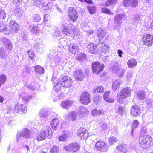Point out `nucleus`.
<instances>
[{"mask_svg": "<svg viewBox=\"0 0 153 153\" xmlns=\"http://www.w3.org/2000/svg\"><path fill=\"white\" fill-rule=\"evenodd\" d=\"M77 135L81 140H87L90 137L88 131L85 128L80 127L77 130Z\"/></svg>", "mask_w": 153, "mask_h": 153, "instance_id": "nucleus-1", "label": "nucleus"}, {"mask_svg": "<svg viewBox=\"0 0 153 153\" xmlns=\"http://www.w3.org/2000/svg\"><path fill=\"white\" fill-rule=\"evenodd\" d=\"M50 130L48 129H43L40 130L36 134V140L41 141L45 140L49 136Z\"/></svg>", "mask_w": 153, "mask_h": 153, "instance_id": "nucleus-2", "label": "nucleus"}, {"mask_svg": "<svg viewBox=\"0 0 153 153\" xmlns=\"http://www.w3.org/2000/svg\"><path fill=\"white\" fill-rule=\"evenodd\" d=\"M8 29L9 31V33H16L19 30V25L15 21L11 20L9 23Z\"/></svg>", "mask_w": 153, "mask_h": 153, "instance_id": "nucleus-3", "label": "nucleus"}, {"mask_svg": "<svg viewBox=\"0 0 153 153\" xmlns=\"http://www.w3.org/2000/svg\"><path fill=\"white\" fill-rule=\"evenodd\" d=\"M62 87L69 88L70 87L73 83L72 79L67 76H64L60 77L59 79Z\"/></svg>", "mask_w": 153, "mask_h": 153, "instance_id": "nucleus-4", "label": "nucleus"}, {"mask_svg": "<svg viewBox=\"0 0 153 153\" xmlns=\"http://www.w3.org/2000/svg\"><path fill=\"white\" fill-rule=\"evenodd\" d=\"M105 143L102 140L97 141L95 143V148L97 151L105 152L107 150L108 147Z\"/></svg>", "mask_w": 153, "mask_h": 153, "instance_id": "nucleus-5", "label": "nucleus"}, {"mask_svg": "<svg viewBox=\"0 0 153 153\" xmlns=\"http://www.w3.org/2000/svg\"><path fill=\"white\" fill-rule=\"evenodd\" d=\"M152 138L148 136H143L140 137L139 143L141 147L146 148L150 145V139Z\"/></svg>", "mask_w": 153, "mask_h": 153, "instance_id": "nucleus-6", "label": "nucleus"}, {"mask_svg": "<svg viewBox=\"0 0 153 153\" xmlns=\"http://www.w3.org/2000/svg\"><path fill=\"white\" fill-rule=\"evenodd\" d=\"M64 149L66 151L74 152L78 151L79 149L80 146L78 143H74L65 146Z\"/></svg>", "mask_w": 153, "mask_h": 153, "instance_id": "nucleus-7", "label": "nucleus"}, {"mask_svg": "<svg viewBox=\"0 0 153 153\" xmlns=\"http://www.w3.org/2000/svg\"><path fill=\"white\" fill-rule=\"evenodd\" d=\"M104 68V65L102 63L99 62H94L92 64L93 71L96 74H99L100 72L103 71Z\"/></svg>", "mask_w": 153, "mask_h": 153, "instance_id": "nucleus-8", "label": "nucleus"}, {"mask_svg": "<svg viewBox=\"0 0 153 153\" xmlns=\"http://www.w3.org/2000/svg\"><path fill=\"white\" fill-rule=\"evenodd\" d=\"M71 27L72 31L73 32L72 33L71 32V31H69L67 27L65 24H61L60 25V28L62 31V34L65 35L69 36L70 35V33H71V34H72L73 35H74L75 33H74L75 30V27L73 25H72Z\"/></svg>", "mask_w": 153, "mask_h": 153, "instance_id": "nucleus-9", "label": "nucleus"}, {"mask_svg": "<svg viewBox=\"0 0 153 153\" xmlns=\"http://www.w3.org/2000/svg\"><path fill=\"white\" fill-rule=\"evenodd\" d=\"M143 41L144 45L151 46L153 44V36L150 34H146L143 37Z\"/></svg>", "mask_w": 153, "mask_h": 153, "instance_id": "nucleus-10", "label": "nucleus"}, {"mask_svg": "<svg viewBox=\"0 0 153 153\" xmlns=\"http://www.w3.org/2000/svg\"><path fill=\"white\" fill-rule=\"evenodd\" d=\"M20 137H24L25 138L28 139L31 137L30 131L28 128H24L19 133L18 136L17 138V140L19 141Z\"/></svg>", "mask_w": 153, "mask_h": 153, "instance_id": "nucleus-11", "label": "nucleus"}, {"mask_svg": "<svg viewBox=\"0 0 153 153\" xmlns=\"http://www.w3.org/2000/svg\"><path fill=\"white\" fill-rule=\"evenodd\" d=\"M78 16L76 10L73 7L70 8L68 14V17L70 20L73 22H75Z\"/></svg>", "mask_w": 153, "mask_h": 153, "instance_id": "nucleus-12", "label": "nucleus"}, {"mask_svg": "<svg viewBox=\"0 0 153 153\" xmlns=\"http://www.w3.org/2000/svg\"><path fill=\"white\" fill-rule=\"evenodd\" d=\"M15 110L18 114H22L26 112L27 108L25 105L17 104L15 106Z\"/></svg>", "mask_w": 153, "mask_h": 153, "instance_id": "nucleus-13", "label": "nucleus"}, {"mask_svg": "<svg viewBox=\"0 0 153 153\" xmlns=\"http://www.w3.org/2000/svg\"><path fill=\"white\" fill-rule=\"evenodd\" d=\"M127 18L126 16L124 14H117L114 16V22L117 24L120 25L123 22L122 19L126 20Z\"/></svg>", "mask_w": 153, "mask_h": 153, "instance_id": "nucleus-14", "label": "nucleus"}, {"mask_svg": "<svg viewBox=\"0 0 153 153\" xmlns=\"http://www.w3.org/2000/svg\"><path fill=\"white\" fill-rule=\"evenodd\" d=\"M140 108L136 104L134 105L131 108V114L134 116H137L140 113Z\"/></svg>", "mask_w": 153, "mask_h": 153, "instance_id": "nucleus-15", "label": "nucleus"}, {"mask_svg": "<svg viewBox=\"0 0 153 153\" xmlns=\"http://www.w3.org/2000/svg\"><path fill=\"white\" fill-rule=\"evenodd\" d=\"M2 41L6 49L9 52L11 51L12 48V45L10 41L5 37L3 38Z\"/></svg>", "mask_w": 153, "mask_h": 153, "instance_id": "nucleus-16", "label": "nucleus"}, {"mask_svg": "<svg viewBox=\"0 0 153 153\" xmlns=\"http://www.w3.org/2000/svg\"><path fill=\"white\" fill-rule=\"evenodd\" d=\"M137 3V0H124L123 5L125 7L130 5L132 7H136Z\"/></svg>", "mask_w": 153, "mask_h": 153, "instance_id": "nucleus-17", "label": "nucleus"}, {"mask_svg": "<svg viewBox=\"0 0 153 153\" xmlns=\"http://www.w3.org/2000/svg\"><path fill=\"white\" fill-rule=\"evenodd\" d=\"M132 91L130 88L126 87L123 88L117 96H130Z\"/></svg>", "mask_w": 153, "mask_h": 153, "instance_id": "nucleus-18", "label": "nucleus"}, {"mask_svg": "<svg viewBox=\"0 0 153 153\" xmlns=\"http://www.w3.org/2000/svg\"><path fill=\"white\" fill-rule=\"evenodd\" d=\"M74 76L76 80L81 81L83 78L84 75L81 70L78 69L75 71Z\"/></svg>", "mask_w": 153, "mask_h": 153, "instance_id": "nucleus-19", "label": "nucleus"}, {"mask_svg": "<svg viewBox=\"0 0 153 153\" xmlns=\"http://www.w3.org/2000/svg\"><path fill=\"white\" fill-rule=\"evenodd\" d=\"M88 51L91 53H95L97 52V48L96 45L90 43L87 46Z\"/></svg>", "mask_w": 153, "mask_h": 153, "instance_id": "nucleus-20", "label": "nucleus"}, {"mask_svg": "<svg viewBox=\"0 0 153 153\" xmlns=\"http://www.w3.org/2000/svg\"><path fill=\"white\" fill-rule=\"evenodd\" d=\"M60 123V122L58 119H54L51 121V126L53 129L56 130L59 126Z\"/></svg>", "mask_w": 153, "mask_h": 153, "instance_id": "nucleus-21", "label": "nucleus"}, {"mask_svg": "<svg viewBox=\"0 0 153 153\" xmlns=\"http://www.w3.org/2000/svg\"><path fill=\"white\" fill-rule=\"evenodd\" d=\"M121 67V64L119 63L118 61H116L114 62L113 66L111 67L110 69L114 73H115Z\"/></svg>", "mask_w": 153, "mask_h": 153, "instance_id": "nucleus-22", "label": "nucleus"}, {"mask_svg": "<svg viewBox=\"0 0 153 153\" xmlns=\"http://www.w3.org/2000/svg\"><path fill=\"white\" fill-rule=\"evenodd\" d=\"M68 119L72 122H74L77 119V113L74 111L70 112L69 113Z\"/></svg>", "mask_w": 153, "mask_h": 153, "instance_id": "nucleus-23", "label": "nucleus"}, {"mask_svg": "<svg viewBox=\"0 0 153 153\" xmlns=\"http://www.w3.org/2000/svg\"><path fill=\"white\" fill-rule=\"evenodd\" d=\"M30 29L32 33L36 34H39L40 32V30L37 25H30Z\"/></svg>", "mask_w": 153, "mask_h": 153, "instance_id": "nucleus-24", "label": "nucleus"}, {"mask_svg": "<svg viewBox=\"0 0 153 153\" xmlns=\"http://www.w3.org/2000/svg\"><path fill=\"white\" fill-rule=\"evenodd\" d=\"M96 33L99 39H102L105 35L106 31L100 28L96 31Z\"/></svg>", "mask_w": 153, "mask_h": 153, "instance_id": "nucleus-25", "label": "nucleus"}, {"mask_svg": "<svg viewBox=\"0 0 153 153\" xmlns=\"http://www.w3.org/2000/svg\"><path fill=\"white\" fill-rule=\"evenodd\" d=\"M7 25L3 23H0V31L6 35L9 33L8 29L7 28Z\"/></svg>", "mask_w": 153, "mask_h": 153, "instance_id": "nucleus-26", "label": "nucleus"}, {"mask_svg": "<svg viewBox=\"0 0 153 153\" xmlns=\"http://www.w3.org/2000/svg\"><path fill=\"white\" fill-rule=\"evenodd\" d=\"M116 149L118 151L124 153L126 152L128 150L127 145L124 144L119 145L117 146Z\"/></svg>", "mask_w": 153, "mask_h": 153, "instance_id": "nucleus-27", "label": "nucleus"}, {"mask_svg": "<svg viewBox=\"0 0 153 153\" xmlns=\"http://www.w3.org/2000/svg\"><path fill=\"white\" fill-rule=\"evenodd\" d=\"M72 103L73 102L71 101L67 100L62 101L61 104V106L62 108H64L68 109V107L70 106Z\"/></svg>", "mask_w": 153, "mask_h": 153, "instance_id": "nucleus-28", "label": "nucleus"}, {"mask_svg": "<svg viewBox=\"0 0 153 153\" xmlns=\"http://www.w3.org/2000/svg\"><path fill=\"white\" fill-rule=\"evenodd\" d=\"M80 101L81 103L87 105L90 102V99L89 96H81Z\"/></svg>", "mask_w": 153, "mask_h": 153, "instance_id": "nucleus-29", "label": "nucleus"}, {"mask_svg": "<svg viewBox=\"0 0 153 153\" xmlns=\"http://www.w3.org/2000/svg\"><path fill=\"white\" fill-rule=\"evenodd\" d=\"M121 83V82L119 79H116L113 81L112 84L113 90L114 91L116 90L120 87Z\"/></svg>", "mask_w": 153, "mask_h": 153, "instance_id": "nucleus-30", "label": "nucleus"}, {"mask_svg": "<svg viewBox=\"0 0 153 153\" xmlns=\"http://www.w3.org/2000/svg\"><path fill=\"white\" fill-rule=\"evenodd\" d=\"M54 84L53 89L56 91H58L60 90L61 87H62L61 84L60 80H57L53 82Z\"/></svg>", "mask_w": 153, "mask_h": 153, "instance_id": "nucleus-31", "label": "nucleus"}, {"mask_svg": "<svg viewBox=\"0 0 153 153\" xmlns=\"http://www.w3.org/2000/svg\"><path fill=\"white\" fill-rule=\"evenodd\" d=\"M137 65V62L134 59L128 60L127 62L128 67L131 68H133L136 66Z\"/></svg>", "mask_w": 153, "mask_h": 153, "instance_id": "nucleus-32", "label": "nucleus"}, {"mask_svg": "<svg viewBox=\"0 0 153 153\" xmlns=\"http://www.w3.org/2000/svg\"><path fill=\"white\" fill-rule=\"evenodd\" d=\"M101 52L104 53H107L109 51V48L108 45L105 43L102 44L101 48L100 49Z\"/></svg>", "mask_w": 153, "mask_h": 153, "instance_id": "nucleus-33", "label": "nucleus"}, {"mask_svg": "<svg viewBox=\"0 0 153 153\" xmlns=\"http://www.w3.org/2000/svg\"><path fill=\"white\" fill-rule=\"evenodd\" d=\"M35 71L36 73L43 74L44 73V68L39 65H36L34 67Z\"/></svg>", "mask_w": 153, "mask_h": 153, "instance_id": "nucleus-34", "label": "nucleus"}, {"mask_svg": "<svg viewBox=\"0 0 153 153\" xmlns=\"http://www.w3.org/2000/svg\"><path fill=\"white\" fill-rule=\"evenodd\" d=\"M125 72V69L121 67L114 73H116L118 76L122 77L124 75Z\"/></svg>", "mask_w": 153, "mask_h": 153, "instance_id": "nucleus-35", "label": "nucleus"}, {"mask_svg": "<svg viewBox=\"0 0 153 153\" xmlns=\"http://www.w3.org/2000/svg\"><path fill=\"white\" fill-rule=\"evenodd\" d=\"M139 122L137 120H135L133 121L131 126L132 134H133L134 130L139 126Z\"/></svg>", "mask_w": 153, "mask_h": 153, "instance_id": "nucleus-36", "label": "nucleus"}, {"mask_svg": "<svg viewBox=\"0 0 153 153\" xmlns=\"http://www.w3.org/2000/svg\"><path fill=\"white\" fill-rule=\"evenodd\" d=\"M59 152V147L56 145H54L51 149L50 153H58Z\"/></svg>", "mask_w": 153, "mask_h": 153, "instance_id": "nucleus-37", "label": "nucleus"}, {"mask_svg": "<svg viewBox=\"0 0 153 153\" xmlns=\"http://www.w3.org/2000/svg\"><path fill=\"white\" fill-rule=\"evenodd\" d=\"M133 76V72L131 71H128L126 75V78L127 81H130Z\"/></svg>", "mask_w": 153, "mask_h": 153, "instance_id": "nucleus-38", "label": "nucleus"}, {"mask_svg": "<svg viewBox=\"0 0 153 153\" xmlns=\"http://www.w3.org/2000/svg\"><path fill=\"white\" fill-rule=\"evenodd\" d=\"M104 90V88L102 86H97L96 88L94 89L93 93L95 94V93H101L103 92Z\"/></svg>", "mask_w": 153, "mask_h": 153, "instance_id": "nucleus-39", "label": "nucleus"}, {"mask_svg": "<svg viewBox=\"0 0 153 153\" xmlns=\"http://www.w3.org/2000/svg\"><path fill=\"white\" fill-rule=\"evenodd\" d=\"M6 52L3 48H0V57L1 59H4L6 58Z\"/></svg>", "mask_w": 153, "mask_h": 153, "instance_id": "nucleus-40", "label": "nucleus"}, {"mask_svg": "<svg viewBox=\"0 0 153 153\" xmlns=\"http://www.w3.org/2000/svg\"><path fill=\"white\" fill-rule=\"evenodd\" d=\"M6 79V76L4 74L0 75V87L5 82Z\"/></svg>", "mask_w": 153, "mask_h": 153, "instance_id": "nucleus-41", "label": "nucleus"}, {"mask_svg": "<svg viewBox=\"0 0 153 153\" xmlns=\"http://www.w3.org/2000/svg\"><path fill=\"white\" fill-rule=\"evenodd\" d=\"M44 4H43L42 6H43V7L44 9L45 10H48L49 9H51L53 7L52 4L48 2L47 4H45V1L44 0Z\"/></svg>", "mask_w": 153, "mask_h": 153, "instance_id": "nucleus-42", "label": "nucleus"}, {"mask_svg": "<svg viewBox=\"0 0 153 153\" xmlns=\"http://www.w3.org/2000/svg\"><path fill=\"white\" fill-rule=\"evenodd\" d=\"M68 136L66 134L60 136L58 137L59 140V141H64L68 138Z\"/></svg>", "mask_w": 153, "mask_h": 153, "instance_id": "nucleus-43", "label": "nucleus"}, {"mask_svg": "<svg viewBox=\"0 0 153 153\" xmlns=\"http://www.w3.org/2000/svg\"><path fill=\"white\" fill-rule=\"evenodd\" d=\"M45 0H34V3L35 5L39 6L40 5H42L44 4Z\"/></svg>", "mask_w": 153, "mask_h": 153, "instance_id": "nucleus-44", "label": "nucleus"}, {"mask_svg": "<svg viewBox=\"0 0 153 153\" xmlns=\"http://www.w3.org/2000/svg\"><path fill=\"white\" fill-rule=\"evenodd\" d=\"M117 1V0H108L106 2L105 5L106 6L114 5Z\"/></svg>", "mask_w": 153, "mask_h": 153, "instance_id": "nucleus-45", "label": "nucleus"}, {"mask_svg": "<svg viewBox=\"0 0 153 153\" xmlns=\"http://www.w3.org/2000/svg\"><path fill=\"white\" fill-rule=\"evenodd\" d=\"M104 100L108 102H113L114 101V99L112 96H104Z\"/></svg>", "mask_w": 153, "mask_h": 153, "instance_id": "nucleus-46", "label": "nucleus"}, {"mask_svg": "<svg viewBox=\"0 0 153 153\" xmlns=\"http://www.w3.org/2000/svg\"><path fill=\"white\" fill-rule=\"evenodd\" d=\"M35 46L37 51H39V50H40V49H42L44 47V44L42 42V41L41 40V42H39V43L36 42Z\"/></svg>", "mask_w": 153, "mask_h": 153, "instance_id": "nucleus-47", "label": "nucleus"}, {"mask_svg": "<svg viewBox=\"0 0 153 153\" xmlns=\"http://www.w3.org/2000/svg\"><path fill=\"white\" fill-rule=\"evenodd\" d=\"M117 141V139L114 137H110L109 139V144L112 145L114 143H116Z\"/></svg>", "mask_w": 153, "mask_h": 153, "instance_id": "nucleus-48", "label": "nucleus"}, {"mask_svg": "<svg viewBox=\"0 0 153 153\" xmlns=\"http://www.w3.org/2000/svg\"><path fill=\"white\" fill-rule=\"evenodd\" d=\"M91 113L93 116H94L97 115H100L102 113H103V112L102 113L101 110L97 111L96 110L94 109L93 110L91 111Z\"/></svg>", "mask_w": 153, "mask_h": 153, "instance_id": "nucleus-49", "label": "nucleus"}, {"mask_svg": "<svg viewBox=\"0 0 153 153\" xmlns=\"http://www.w3.org/2000/svg\"><path fill=\"white\" fill-rule=\"evenodd\" d=\"M102 13L107 14H111L113 15V13H111L109 9L105 7L102 8Z\"/></svg>", "mask_w": 153, "mask_h": 153, "instance_id": "nucleus-50", "label": "nucleus"}, {"mask_svg": "<svg viewBox=\"0 0 153 153\" xmlns=\"http://www.w3.org/2000/svg\"><path fill=\"white\" fill-rule=\"evenodd\" d=\"M28 54L30 59H34L35 55L34 52L32 51H28Z\"/></svg>", "mask_w": 153, "mask_h": 153, "instance_id": "nucleus-51", "label": "nucleus"}, {"mask_svg": "<svg viewBox=\"0 0 153 153\" xmlns=\"http://www.w3.org/2000/svg\"><path fill=\"white\" fill-rule=\"evenodd\" d=\"M41 19V17L38 14H35L33 16V21L34 22H38Z\"/></svg>", "mask_w": 153, "mask_h": 153, "instance_id": "nucleus-52", "label": "nucleus"}, {"mask_svg": "<svg viewBox=\"0 0 153 153\" xmlns=\"http://www.w3.org/2000/svg\"><path fill=\"white\" fill-rule=\"evenodd\" d=\"M89 11L91 14H94L96 11V8L94 6L90 7H88Z\"/></svg>", "mask_w": 153, "mask_h": 153, "instance_id": "nucleus-53", "label": "nucleus"}, {"mask_svg": "<svg viewBox=\"0 0 153 153\" xmlns=\"http://www.w3.org/2000/svg\"><path fill=\"white\" fill-rule=\"evenodd\" d=\"M50 16L48 15L45 14L44 16V22L45 24L48 23L50 22Z\"/></svg>", "mask_w": 153, "mask_h": 153, "instance_id": "nucleus-54", "label": "nucleus"}, {"mask_svg": "<svg viewBox=\"0 0 153 153\" xmlns=\"http://www.w3.org/2000/svg\"><path fill=\"white\" fill-rule=\"evenodd\" d=\"M6 15L4 12L0 8V19H4L6 17Z\"/></svg>", "mask_w": 153, "mask_h": 153, "instance_id": "nucleus-55", "label": "nucleus"}, {"mask_svg": "<svg viewBox=\"0 0 153 153\" xmlns=\"http://www.w3.org/2000/svg\"><path fill=\"white\" fill-rule=\"evenodd\" d=\"M79 48V46L76 44H73L71 47H70V50L73 49H74L73 52H76V51L78 50Z\"/></svg>", "mask_w": 153, "mask_h": 153, "instance_id": "nucleus-56", "label": "nucleus"}, {"mask_svg": "<svg viewBox=\"0 0 153 153\" xmlns=\"http://www.w3.org/2000/svg\"><path fill=\"white\" fill-rule=\"evenodd\" d=\"M83 26H82L84 30H86L87 28H88L89 26V23L88 22H85L83 24H82Z\"/></svg>", "mask_w": 153, "mask_h": 153, "instance_id": "nucleus-57", "label": "nucleus"}, {"mask_svg": "<svg viewBox=\"0 0 153 153\" xmlns=\"http://www.w3.org/2000/svg\"><path fill=\"white\" fill-rule=\"evenodd\" d=\"M117 111L119 114L121 115L123 114L124 110L123 109V107L121 106H119L118 108Z\"/></svg>", "mask_w": 153, "mask_h": 153, "instance_id": "nucleus-58", "label": "nucleus"}, {"mask_svg": "<svg viewBox=\"0 0 153 153\" xmlns=\"http://www.w3.org/2000/svg\"><path fill=\"white\" fill-rule=\"evenodd\" d=\"M61 34L60 31L57 30H56L53 34V36L55 37L60 36Z\"/></svg>", "mask_w": 153, "mask_h": 153, "instance_id": "nucleus-59", "label": "nucleus"}, {"mask_svg": "<svg viewBox=\"0 0 153 153\" xmlns=\"http://www.w3.org/2000/svg\"><path fill=\"white\" fill-rule=\"evenodd\" d=\"M136 94L137 96H144V92L142 91H139L136 92Z\"/></svg>", "mask_w": 153, "mask_h": 153, "instance_id": "nucleus-60", "label": "nucleus"}, {"mask_svg": "<svg viewBox=\"0 0 153 153\" xmlns=\"http://www.w3.org/2000/svg\"><path fill=\"white\" fill-rule=\"evenodd\" d=\"M85 32L87 33V35L89 36L90 35H92L93 34L94 31L92 30H87L85 31Z\"/></svg>", "mask_w": 153, "mask_h": 153, "instance_id": "nucleus-61", "label": "nucleus"}, {"mask_svg": "<svg viewBox=\"0 0 153 153\" xmlns=\"http://www.w3.org/2000/svg\"><path fill=\"white\" fill-rule=\"evenodd\" d=\"M117 53L118 55V56L120 57H122V54L123 53L121 50L120 49L118 50L117 51Z\"/></svg>", "mask_w": 153, "mask_h": 153, "instance_id": "nucleus-62", "label": "nucleus"}, {"mask_svg": "<svg viewBox=\"0 0 153 153\" xmlns=\"http://www.w3.org/2000/svg\"><path fill=\"white\" fill-rule=\"evenodd\" d=\"M81 96H90V94L88 91H86L82 93Z\"/></svg>", "mask_w": 153, "mask_h": 153, "instance_id": "nucleus-63", "label": "nucleus"}, {"mask_svg": "<svg viewBox=\"0 0 153 153\" xmlns=\"http://www.w3.org/2000/svg\"><path fill=\"white\" fill-rule=\"evenodd\" d=\"M86 57L85 54L84 53H82L81 56L79 57V60H82L84 59H85Z\"/></svg>", "mask_w": 153, "mask_h": 153, "instance_id": "nucleus-64", "label": "nucleus"}]
</instances>
